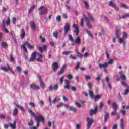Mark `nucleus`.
Instances as JSON below:
<instances>
[{"label": "nucleus", "mask_w": 129, "mask_h": 129, "mask_svg": "<svg viewBox=\"0 0 129 129\" xmlns=\"http://www.w3.org/2000/svg\"><path fill=\"white\" fill-rule=\"evenodd\" d=\"M28 111L30 114H31L32 116H33L34 118H35L37 122V124H36L37 127H38V126H40V121H41V122H43V123L45 122V118H44L43 115H42L41 114L39 115V114H38L37 113V114L38 116H36V114H35V113H34L33 111H32L30 109H28Z\"/></svg>", "instance_id": "nucleus-1"}, {"label": "nucleus", "mask_w": 129, "mask_h": 129, "mask_svg": "<svg viewBox=\"0 0 129 129\" xmlns=\"http://www.w3.org/2000/svg\"><path fill=\"white\" fill-rule=\"evenodd\" d=\"M87 15L89 19L88 18H87V17H86V15L84 14L83 15V17L87 23V26L88 28H89V29H91V28H92V25H91V24H90L89 20H90V21H92V22H94V18H93V17L89 12L87 13Z\"/></svg>", "instance_id": "nucleus-2"}, {"label": "nucleus", "mask_w": 129, "mask_h": 129, "mask_svg": "<svg viewBox=\"0 0 129 129\" xmlns=\"http://www.w3.org/2000/svg\"><path fill=\"white\" fill-rule=\"evenodd\" d=\"M63 106H64V107H66V108L68 109V110L73 111L74 112H76V111H77V109L76 108L73 107H71L67 104H64L61 102H60L59 104L57 105L56 107H57V108H59Z\"/></svg>", "instance_id": "nucleus-3"}, {"label": "nucleus", "mask_w": 129, "mask_h": 129, "mask_svg": "<svg viewBox=\"0 0 129 129\" xmlns=\"http://www.w3.org/2000/svg\"><path fill=\"white\" fill-rule=\"evenodd\" d=\"M64 35L66 36L68 33H69V31H70V24L69 23H66L64 26Z\"/></svg>", "instance_id": "nucleus-4"}, {"label": "nucleus", "mask_w": 129, "mask_h": 129, "mask_svg": "<svg viewBox=\"0 0 129 129\" xmlns=\"http://www.w3.org/2000/svg\"><path fill=\"white\" fill-rule=\"evenodd\" d=\"M87 125L86 129H90L91 127V125H92V123L94 122V120L92 118L87 117Z\"/></svg>", "instance_id": "nucleus-5"}, {"label": "nucleus", "mask_w": 129, "mask_h": 129, "mask_svg": "<svg viewBox=\"0 0 129 129\" xmlns=\"http://www.w3.org/2000/svg\"><path fill=\"white\" fill-rule=\"evenodd\" d=\"M112 107L113 109H114V111L112 112L111 115L113 116L115 115V113L117 114V104H116V102H113Z\"/></svg>", "instance_id": "nucleus-6"}, {"label": "nucleus", "mask_w": 129, "mask_h": 129, "mask_svg": "<svg viewBox=\"0 0 129 129\" xmlns=\"http://www.w3.org/2000/svg\"><path fill=\"white\" fill-rule=\"evenodd\" d=\"M38 49L40 51V53H43L44 51H47L48 46H47V45H44L42 46V47L38 46Z\"/></svg>", "instance_id": "nucleus-7"}, {"label": "nucleus", "mask_w": 129, "mask_h": 129, "mask_svg": "<svg viewBox=\"0 0 129 129\" xmlns=\"http://www.w3.org/2000/svg\"><path fill=\"white\" fill-rule=\"evenodd\" d=\"M105 113L104 115V121L105 123L107 122V120H108V118H109V113L108 112H106V111H104Z\"/></svg>", "instance_id": "nucleus-8"}, {"label": "nucleus", "mask_w": 129, "mask_h": 129, "mask_svg": "<svg viewBox=\"0 0 129 129\" xmlns=\"http://www.w3.org/2000/svg\"><path fill=\"white\" fill-rule=\"evenodd\" d=\"M37 77L40 81V86L43 88V89H44L45 88V84L43 82V80H42L41 76L40 75H38Z\"/></svg>", "instance_id": "nucleus-9"}, {"label": "nucleus", "mask_w": 129, "mask_h": 129, "mask_svg": "<svg viewBox=\"0 0 129 129\" xmlns=\"http://www.w3.org/2000/svg\"><path fill=\"white\" fill-rule=\"evenodd\" d=\"M37 54V52L34 51L31 55V58L29 60L30 62H34L36 59V55Z\"/></svg>", "instance_id": "nucleus-10"}, {"label": "nucleus", "mask_w": 129, "mask_h": 129, "mask_svg": "<svg viewBox=\"0 0 129 129\" xmlns=\"http://www.w3.org/2000/svg\"><path fill=\"white\" fill-rule=\"evenodd\" d=\"M52 66L54 72H56V71H57V70H58V69L59 68V64L57 62H54L53 63Z\"/></svg>", "instance_id": "nucleus-11"}, {"label": "nucleus", "mask_w": 129, "mask_h": 129, "mask_svg": "<svg viewBox=\"0 0 129 129\" xmlns=\"http://www.w3.org/2000/svg\"><path fill=\"white\" fill-rule=\"evenodd\" d=\"M30 27L32 30V31H33V32H35L36 31V23L34 22V21H31L30 22Z\"/></svg>", "instance_id": "nucleus-12"}, {"label": "nucleus", "mask_w": 129, "mask_h": 129, "mask_svg": "<svg viewBox=\"0 0 129 129\" xmlns=\"http://www.w3.org/2000/svg\"><path fill=\"white\" fill-rule=\"evenodd\" d=\"M73 27L75 29V30H74V33H76V35L78 36V34L79 33V28H78V26L75 24L73 25Z\"/></svg>", "instance_id": "nucleus-13"}, {"label": "nucleus", "mask_w": 129, "mask_h": 129, "mask_svg": "<svg viewBox=\"0 0 129 129\" xmlns=\"http://www.w3.org/2000/svg\"><path fill=\"white\" fill-rule=\"evenodd\" d=\"M98 111V108L97 107H95V109H91L90 111V115L91 116H92V115H93V114H95V113H96V112H97Z\"/></svg>", "instance_id": "nucleus-14"}, {"label": "nucleus", "mask_w": 129, "mask_h": 129, "mask_svg": "<svg viewBox=\"0 0 129 129\" xmlns=\"http://www.w3.org/2000/svg\"><path fill=\"white\" fill-rule=\"evenodd\" d=\"M45 14H48V9L47 8H44L43 10L39 12V15L40 16H43V15H45Z\"/></svg>", "instance_id": "nucleus-15"}, {"label": "nucleus", "mask_w": 129, "mask_h": 129, "mask_svg": "<svg viewBox=\"0 0 129 129\" xmlns=\"http://www.w3.org/2000/svg\"><path fill=\"white\" fill-rule=\"evenodd\" d=\"M30 88L34 89V90H38V89H40V87L35 85V84H32L30 85Z\"/></svg>", "instance_id": "nucleus-16"}, {"label": "nucleus", "mask_w": 129, "mask_h": 129, "mask_svg": "<svg viewBox=\"0 0 129 129\" xmlns=\"http://www.w3.org/2000/svg\"><path fill=\"white\" fill-rule=\"evenodd\" d=\"M99 67H100V68H104V69H106L108 66L107 63H106V62H105L104 64L99 63Z\"/></svg>", "instance_id": "nucleus-17"}, {"label": "nucleus", "mask_w": 129, "mask_h": 129, "mask_svg": "<svg viewBox=\"0 0 129 129\" xmlns=\"http://www.w3.org/2000/svg\"><path fill=\"white\" fill-rule=\"evenodd\" d=\"M120 127L121 129H124V122L123 119H121L120 121Z\"/></svg>", "instance_id": "nucleus-18"}, {"label": "nucleus", "mask_w": 129, "mask_h": 129, "mask_svg": "<svg viewBox=\"0 0 129 129\" xmlns=\"http://www.w3.org/2000/svg\"><path fill=\"white\" fill-rule=\"evenodd\" d=\"M74 43L75 44H78V45H80L81 43V40H80V38L77 37L76 38V40H74Z\"/></svg>", "instance_id": "nucleus-19"}, {"label": "nucleus", "mask_w": 129, "mask_h": 129, "mask_svg": "<svg viewBox=\"0 0 129 129\" xmlns=\"http://www.w3.org/2000/svg\"><path fill=\"white\" fill-rule=\"evenodd\" d=\"M16 124H17V121L14 120L13 122V124L10 123V127H11V128L15 129V128H16Z\"/></svg>", "instance_id": "nucleus-20"}, {"label": "nucleus", "mask_w": 129, "mask_h": 129, "mask_svg": "<svg viewBox=\"0 0 129 129\" xmlns=\"http://www.w3.org/2000/svg\"><path fill=\"white\" fill-rule=\"evenodd\" d=\"M125 18H129V14H126L122 16V17H120V14H119V19H125Z\"/></svg>", "instance_id": "nucleus-21"}, {"label": "nucleus", "mask_w": 129, "mask_h": 129, "mask_svg": "<svg viewBox=\"0 0 129 129\" xmlns=\"http://www.w3.org/2000/svg\"><path fill=\"white\" fill-rule=\"evenodd\" d=\"M21 38L22 40L25 39V30L24 29L21 30Z\"/></svg>", "instance_id": "nucleus-22"}, {"label": "nucleus", "mask_w": 129, "mask_h": 129, "mask_svg": "<svg viewBox=\"0 0 129 129\" xmlns=\"http://www.w3.org/2000/svg\"><path fill=\"white\" fill-rule=\"evenodd\" d=\"M101 98V96H99V95H96L94 98V101L96 102L98 99H100Z\"/></svg>", "instance_id": "nucleus-23"}, {"label": "nucleus", "mask_w": 129, "mask_h": 129, "mask_svg": "<svg viewBox=\"0 0 129 129\" xmlns=\"http://www.w3.org/2000/svg\"><path fill=\"white\" fill-rule=\"evenodd\" d=\"M25 45L26 46H27V47L30 49V50H32V49H33L34 48V46L33 45H31V44H30V43H29V42H25Z\"/></svg>", "instance_id": "nucleus-24"}, {"label": "nucleus", "mask_w": 129, "mask_h": 129, "mask_svg": "<svg viewBox=\"0 0 129 129\" xmlns=\"http://www.w3.org/2000/svg\"><path fill=\"white\" fill-rule=\"evenodd\" d=\"M89 94L91 98L92 99L94 98V94H93V92L91 90H89Z\"/></svg>", "instance_id": "nucleus-25"}, {"label": "nucleus", "mask_w": 129, "mask_h": 129, "mask_svg": "<svg viewBox=\"0 0 129 129\" xmlns=\"http://www.w3.org/2000/svg\"><path fill=\"white\" fill-rule=\"evenodd\" d=\"M18 112L19 111H18V109L15 108L13 111V115H14V116H17V115H18Z\"/></svg>", "instance_id": "nucleus-26"}, {"label": "nucleus", "mask_w": 129, "mask_h": 129, "mask_svg": "<svg viewBox=\"0 0 129 129\" xmlns=\"http://www.w3.org/2000/svg\"><path fill=\"white\" fill-rule=\"evenodd\" d=\"M26 45L23 44L21 46V49H23V52H25V53H27L28 52V50L27 49V48H26Z\"/></svg>", "instance_id": "nucleus-27"}, {"label": "nucleus", "mask_w": 129, "mask_h": 129, "mask_svg": "<svg viewBox=\"0 0 129 129\" xmlns=\"http://www.w3.org/2000/svg\"><path fill=\"white\" fill-rule=\"evenodd\" d=\"M127 37H128L127 33H126L125 32H123V36H122L123 39L126 40V39H127Z\"/></svg>", "instance_id": "nucleus-28"}, {"label": "nucleus", "mask_w": 129, "mask_h": 129, "mask_svg": "<svg viewBox=\"0 0 129 129\" xmlns=\"http://www.w3.org/2000/svg\"><path fill=\"white\" fill-rule=\"evenodd\" d=\"M16 71L19 74H21L22 73V68H21L20 66H18L16 68Z\"/></svg>", "instance_id": "nucleus-29"}, {"label": "nucleus", "mask_w": 129, "mask_h": 129, "mask_svg": "<svg viewBox=\"0 0 129 129\" xmlns=\"http://www.w3.org/2000/svg\"><path fill=\"white\" fill-rule=\"evenodd\" d=\"M0 70H3V71H5V72H8V71H9V70L8 69V68L4 66H2L0 68Z\"/></svg>", "instance_id": "nucleus-30"}, {"label": "nucleus", "mask_w": 129, "mask_h": 129, "mask_svg": "<svg viewBox=\"0 0 129 129\" xmlns=\"http://www.w3.org/2000/svg\"><path fill=\"white\" fill-rule=\"evenodd\" d=\"M10 59L11 62H13V63H15V58H14V56H13V53H11L10 55Z\"/></svg>", "instance_id": "nucleus-31"}, {"label": "nucleus", "mask_w": 129, "mask_h": 129, "mask_svg": "<svg viewBox=\"0 0 129 129\" xmlns=\"http://www.w3.org/2000/svg\"><path fill=\"white\" fill-rule=\"evenodd\" d=\"M109 6L110 7H112L113 8H114V7L116 6V4H115V3H113L112 1H110V2L109 3Z\"/></svg>", "instance_id": "nucleus-32"}, {"label": "nucleus", "mask_w": 129, "mask_h": 129, "mask_svg": "<svg viewBox=\"0 0 129 129\" xmlns=\"http://www.w3.org/2000/svg\"><path fill=\"white\" fill-rule=\"evenodd\" d=\"M120 5H121V7L122 8H124V9H129V6L123 3H121Z\"/></svg>", "instance_id": "nucleus-33"}, {"label": "nucleus", "mask_w": 129, "mask_h": 129, "mask_svg": "<svg viewBox=\"0 0 129 129\" xmlns=\"http://www.w3.org/2000/svg\"><path fill=\"white\" fill-rule=\"evenodd\" d=\"M128 92H129V86H127V89L125 90V91L123 93V95H127L128 94Z\"/></svg>", "instance_id": "nucleus-34"}, {"label": "nucleus", "mask_w": 129, "mask_h": 129, "mask_svg": "<svg viewBox=\"0 0 129 129\" xmlns=\"http://www.w3.org/2000/svg\"><path fill=\"white\" fill-rule=\"evenodd\" d=\"M115 35L116 38H119V30L116 29L115 31Z\"/></svg>", "instance_id": "nucleus-35"}, {"label": "nucleus", "mask_w": 129, "mask_h": 129, "mask_svg": "<svg viewBox=\"0 0 129 129\" xmlns=\"http://www.w3.org/2000/svg\"><path fill=\"white\" fill-rule=\"evenodd\" d=\"M65 72V69H61L58 72V75H61V74H63Z\"/></svg>", "instance_id": "nucleus-36"}, {"label": "nucleus", "mask_w": 129, "mask_h": 129, "mask_svg": "<svg viewBox=\"0 0 129 129\" xmlns=\"http://www.w3.org/2000/svg\"><path fill=\"white\" fill-rule=\"evenodd\" d=\"M85 78L86 81H88V80H90V79H91V76L85 75Z\"/></svg>", "instance_id": "nucleus-37"}, {"label": "nucleus", "mask_w": 129, "mask_h": 129, "mask_svg": "<svg viewBox=\"0 0 129 129\" xmlns=\"http://www.w3.org/2000/svg\"><path fill=\"white\" fill-rule=\"evenodd\" d=\"M16 106H17V107H18V108H20V109H21V110H22V111H25V109L24 108V107L23 106H21L19 105L18 104H16Z\"/></svg>", "instance_id": "nucleus-38"}, {"label": "nucleus", "mask_w": 129, "mask_h": 129, "mask_svg": "<svg viewBox=\"0 0 129 129\" xmlns=\"http://www.w3.org/2000/svg\"><path fill=\"white\" fill-rule=\"evenodd\" d=\"M86 33L90 36V37H91V38H93V35H92V34L90 31L88 30V29L86 30Z\"/></svg>", "instance_id": "nucleus-39"}, {"label": "nucleus", "mask_w": 129, "mask_h": 129, "mask_svg": "<svg viewBox=\"0 0 129 129\" xmlns=\"http://www.w3.org/2000/svg\"><path fill=\"white\" fill-rule=\"evenodd\" d=\"M2 48H8V44L6 42H2Z\"/></svg>", "instance_id": "nucleus-40"}, {"label": "nucleus", "mask_w": 129, "mask_h": 129, "mask_svg": "<svg viewBox=\"0 0 129 129\" xmlns=\"http://www.w3.org/2000/svg\"><path fill=\"white\" fill-rule=\"evenodd\" d=\"M69 54H71V51H63L62 52L63 55H66V56L69 55Z\"/></svg>", "instance_id": "nucleus-41"}, {"label": "nucleus", "mask_w": 129, "mask_h": 129, "mask_svg": "<svg viewBox=\"0 0 129 129\" xmlns=\"http://www.w3.org/2000/svg\"><path fill=\"white\" fill-rule=\"evenodd\" d=\"M69 40L71 42H74V40L73 39V37H72V35L69 34Z\"/></svg>", "instance_id": "nucleus-42"}, {"label": "nucleus", "mask_w": 129, "mask_h": 129, "mask_svg": "<svg viewBox=\"0 0 129 129\" xmlns=\"http://www.w3.org/2000/svg\"><path fill=\"white\" fill-rule=\"evenodd\" d=\"M107 63V65H111V64L113 63V59H110L108 62H106Z\"/></svg>", "instance_id": "nucleus-43"}, {"label": "nucleus", "mask_w": 129, "mask_h": 129, "mask_svg": "<svg viewBox=\"0 0 129 129\" xmlns=\"http://www.w3.org/2000/svg\"><path fill=\"white\" fill-rule=\"evenodd\" d=\"M35 7H36V6L33 5V6H32L30 9L29 10V14H30V13H31V12H32V11H34V9H35Z\"/></svg>", "instance_id": "nucleus-44"}, {"label": "nucleus", "mask_w": 129, "mask_h": 129, "mask_svg": "<svg viewBox=\"0 0 129 129\" xmlns=\"http://www.w3.org/2000/svg\"><path fill=\"white\" fill-rule=\"evenodd\" d=\"M120 77L122 80H125V79H126V76L124 74L121 75Z\"/></svg>", "instance_id": "nucleus-45"}, {"label": "nucleus", "mask_w": 129, "mask_h": 129, "mask_svg": "<svg viewBox=\"0 0 129 129\" xmlns=\"http://www.w3.org/2000/svg\"><path fill=\"white\" fill-rule=\"evenodd\" d=\"M53 37H54V38L56 39H58V32L57 31H55L53 33Z\"/></svg>", "instance_id": "nucleus-46"}, {"label": "nucleus", "mask_w": 129, "mask_h": 129, "mask_svg": "<svg viewBox=\"0 0 129 129\" xmlns=\"http://www.w3.org/2000/svg\"><path fill=\"white\" fill-rule=\"evenodd\" d=\"M83 3H84L86 8L87 9H88V8H89V5H88V3H87V2H86V1H84Z\"/></svg>", "instance_id": "nucleus-47"}, {"label": "nucleus", "mask_w": 129, "mask_h": 129, "mask_svg": "<svg viewBox=\"0 0 129 129\" xmlns=\"http://www.w3.org/2000/svg\"><path fill=\"white\" fill-rule=\"evenodd\" d=\"M2 27L3 29H5V28H6V23L5 22V20L2 21Z\"/></svg>", "instance_id": "nucleus-48"}, {"label": "nucleus", "mask_w": 129, "mask_h": 129, "mask_svg": "<svg viewBox=\"0 0 129 129\" xmlns=\"http://www.w3.org/2000/svg\"><path fill=\"white\" fill-rule=\"evenodd\" d=\"M79 67H80V62H78L77 66L75 67L76 70H78V68H79Z\"/></svg>", "instance_id": "nucleus-49"}, {"label": "nucleus", "mask_w": 129, "mask_h": 129, "mask_svg": "<svg viewBox=\"0 0 129 129\" xmlns=\"http://www.w3.org/2000/svg\"><path fill=\"white\" fill-rule=\"evenodd\" d=\"M81 26L82 27H84V21L83 20V18L81 19Z\"/></svg>", "instance_id": "nucleus-50"}, {"label": "nucleus", "mask_w": 129, "mask_h": 129, "mask_svg": "<svg viewBox=\"0 0 129 129\" xmlns=\"http://www.w3.org/2000/svg\"><path fill=\"white\" fill-rule=\"evenodd\" d=\"M63 81H64V76H62L60 78V79L59 80V82H60V84H62Z\"/></svg>", "instance_id": "nucleus-51"}, {"label": "nucleus", "mask_w": 129, "mask_h": 129, "mask_svg": "<svg viewBox=\"0 0 129 129\" xmlns=\"http://www.w3.org/2000/svg\"><path fill=\"white\" fill-rule=\"evenodd\" d=\"M29 105H30L31 107H36V105H35V103L34 102L29 103Z\"/></svg>", "instance_id": "nucleus-52"}, {"label": "nucleus", "mask_w": 129, "mask_h": 129, "mask_svg": "<svg viewBox=\"0 0 129 129\" xmlns=\"http://www.w3.org/2000/svg\"><path fill=\"white\" fill-rule=\"evenodd\" d=\"M56 21H57V22H61V16L60 15L56 17Z\"/></svg>", "instance_id": "nucleus-53"}, {"label": "nucleus", "mask_w": 129, "mask_h": 129, "mask_svg": "<svg viewBox=\"0 0 129 129\" xmlns=\"http://www.w3.org/2000/svg\"><path fill=\"white\" fill-rule=\"evenodd\" d=\"M121 83L122 85H123V86H125V87H127V86H128L125 82H121Z\"/></svg>", "instance_id": "nucleus-54"}, {"label": "nucleus", "mask_w": 129, "mask_h": 129, "mask_svg": "<svg viewBox=\"0 0 129 129\" xmlns=\"http://www.w3.org/2000/svg\"><path fill=\"white\" fill-rule=\"evenodd\" d=\"M102 107H103V103H102V102H101L100 103L99 108V109H102Z\"/></svg>", "instance_id": "nucleus-55"}, {"label": "nucleus", "mask_w": 129, "mask_h": 129, "mask_svg": "<svg viewBox=\"0 0 129 129\" xmlns=\"http://www.w3.org/2000/svg\"><path fill=\"white\" fill-rule=\"evenodd\" d=\"M34 124V121L33 120H31L29 122H28V125L32 126Z\"/></svg>", "instance_id": "nucleus-56"}, {"label": "nucleus", "mask_w": 129, "mask_h": 129, "mask_svg": "<svg viewBox=\"0 0 129 129\" xmlns=\"http://www.w3.org/2000/svg\"><path fill=\"white\" fill-rule=\"evenodd\" d=\"M77 55L79 58H83V55H82V54L80 53V52H78V53H77Z\"/></svg>", "instance_id": "nucleus-57"}, {"label": "nucleus", "mask_w": 129, "mask_h": 129, "mask_svg": "<svg viewBox=\"0 0 129 129\" xmlns=\"http://www.w3.org/2000/svg\"><path fill=\"white\" fill-rule=\"evenodd\" d=\"M58 88H59V87L58 86V85L57 84H56L54 86L53 89H54V90H58Z\"/></svg>", "instance_id": "nucleus-58"}, {"label": "nucleus", "mask_w": 129, "mask_h": 129, "mask_svg": "<svg viewBox=\"0 0 129 129\" xmlns=\"http://www.w3.org/2000/svg\"><path fill=\"white\" fill-rule=\"evenodd\" d=\"M75 104L76 105V106L77 107H78L79 108H80V107H81V105L80 104H79V103L78 102H76Z\"/></svg>", "instance_id": "nucleus-59"}, {"label": "nucleus", "mask_w": 129, "mask_h": 129, "mask_svg": "<svg viewBox=\"0 0 129 129\" xmlns=\"http://www.w3.org/2000/svg\"><path fill=\"white\" fill-rule=\"evenodd\" d=\"M67 78H68V79L71 80L72 78H73V76H72V75L69 74L67 76Z\"/></svg>", "instance_id": "nucleus-60"}, {"label": "nucleus", "mask_w": 129, "mask_h": 129, "mask_svg": "<svg viewBox=\"0 0 129 129\" xmlns=\"http://www.w3.org/2000/svg\"><path fill=\"white\" fill-rule=\"evenodd\" d=\"M120 112H121L122 115H125V113H126V111L125 110H121Z\"/></svg>", "instance_id": "nucleus-61"}, {"label": "nucleus", "mask_w": 129, "mask_h": 129, "mask_svg": "<svg viewBox=\"0 0 129 129\" xmlns=\"http://www.w3.org/2000/svg\"><path fill=\"white\" fill-rule=\"evenodd\" d=\"M106 55L107 57V59H109V54H108V50L106 51Z\"/></svg>", "instance_id": "nucleus-62"}, {"label": "nucleus", "mask_w": 129, "mask_h": 129, "mask_svg": "<svg viewBox=\"0 0 129 129\" xmlns=\"http://www.w3.org/2000/svg\"><path fill=\"white\" fill-rule=\"evenodd\" d=\"M124 40H125V39H123V38H120L119 40V43L121 44V43H122L123 42V41H124Z\"/></svg>", "instance_id": "nucleus-63"}, {"label": "nucleus", "mask_w": 129, "mask_h": 129, "mask_svg": "<svg viewBox=\"0 0 129 129\" xmlns=\"http://www.w3.org/2000/svg\"><path fill=\"white\" fill-rule=\"evenodd\" d=\"M80 124H77L76 125V129H80Z\"/></svg>", "instance_id": "nucleus-64"}]
</instances>
